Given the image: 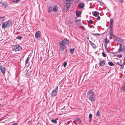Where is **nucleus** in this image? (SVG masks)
Masks as SVG:
<instances>
[{
  "instance_id": "f257e3e1",
  "label": "nucleus",
  "mask_w": 125,
  "mask_h": 125,
  "mask_svg": "<svg viewBox=\"0 0 125 125\" xmlns=\"http://www.w3.org/2000/svg\"><path fill=\"white\" fill-rule=\"evenodd\" d=\"M12 24V22L10 21H8L3 22L2 24V28L3 29L9 28L11 27Z\"/></svg>"
},
{
  "instance_id": "f03ea898",
  "label": "nucleus",
  "mask_w": 125,
  "mask_h": 125,
  "mask_svg": "<svg viewBox=\"0 0 125 125\" xmlns=\"http://www.w3.org/2000/svg\"><path fill=\"white\" fill-rule=\"evenodd\" d=\"M88 98L89 100L92 102L95 101V96L93 90H91L88 94Z\"/></svg>"
},
{
  "instance_id": "7ed1b4c3",
  "label": "nucleus",
  "mask_w": 125,
  "mask_h": 125,
  "mask_svg": "<svg viewBox=\"0 0 125 125\" xmlns=\"http://www.w3.org/2000/svg\"><path fill=\"white\" fill-rule=\"evenodd\" d=\"M62 41L59 42V51L60 52L63 53H64V52H63L64 50L65 49L66 46L64 44H63Z\"/></svg>"
},
{
  "instance_id": "20e7f679",
  "label": "nucleus",
  "mask_w": 125,
  "mask_h": 125,
  "mask_svg": "<svg viewBox=\"0 0 125 125\" xmlns=\"http://www.w3.org/2000/svg\"><path fill=\"white\" fill-rule=\"evenodd\" d=\"M12 48L13 50L16 52L20 51L22 49V47L21 46L18 45H13Z\"/></svg>"
},
{
  "instance_id": "39448f33",
  "label": "nucleus",
  "mask_w": 125,
  "mask_h": 125,
  "mask_svg": "<svg viewBox=\"0 0 125 125\" xmlns=\"http://www.w3.org/2000/svg\"><path fill=\"white\" fill-rule=\"evenodd\" d=\"M58 87H56V88L54 90H53L51 94V96L52 97H54L57 94Z\"/></svg>"
},
{
  "instance_id": "423d86ee",
  "label": "nucleus",
  "mask_w": 125,
  "mask_h": 125,
  "mask_svg": "<svg viewBox=\"0 0 125 125\" xmlns=\"http://www.w3.org/2000/svg\"><path fill=\"white\" fill-rule=\"evenodd\" d=\"M120 47L118 50V51L119 52L123 51L125 52V45L123 46V45L121 44H119Z\"/></svg>"
},
{
  "instance_id": "0eeeda50",
  "label": "nucleus",
  "mask_w": 125,
  "mask_h": 125,
  "mask_svg": "<svg viewBox=\"0 0 125 125\" xmlns=\"http://www.w3.org/2000/svg\"><path fill=\"white\" fill-rule=\"evenodd\" d=\"M60 42L62 41L63 44H65L68 45L69 43V40L66 38H65L63 40L60 41Z\"/></svg>"
},
{
  "instance_id": "6e6552de",
  "label": "nucleus",
  "mask_w": 125,
  "mask_h": 125,
  "mask_svg": "<svg viewBox=\"0 0 125 125\" xmlns=\"http://www.w3.org/2000/svg\"><path fill=\"white\" fill-rule=\"evenodd\" d=\"M41 36V32L39 31H38L35 32V36L36 38H40Z\"/></svg>"
},
{
  "instance_id": "1a4fd4ad",
  "label": "nucleus",
  "mask_w": 125,
  "mask_h": 125,
  "mask_svg": "<svg viewBox=\"0 0 125 125\" xmlns=\"http://www.w3.org/2000/svg\"><path fill=\"white\" fill-rule=\"evenodd\" d=\"M108 35H110V39L114 38L115 37V36L113 35L112 32L111 31H110Z\"/></svg>"
},
{
  "instance_id": "9d476101",
  "label": "nucleus",
  "mask_w": 125,
  "mask_h": 125,
  "mask_svg": "<svg viewBox=\"0 0 125 125\" xmlns=\"http://www.w3.org/2000/svg\"><path fill=\"white\" fill-rule=\"evenodd\" d=\"M0 69L1 72L3 74H4L5 73V68L2 66L1 67Z\"/></svg>"
},
{
  "instance_id": "9b49d317",
  "label": "nucleus",
  "mask_w": 125,
  "mask_h": 125,
  "mask_svg": "<svg viewBox=\"0 0 125 125\" xmlns=\"http://www.w3.org/2000/svg\"><path fill=\"white\" fill-rule=\"evenodd\" d=\"M105 61L103 60L101 61L99 63V65L101 66H103L105 65Z\"/></svg>"
},
{
  "instance_id": "f8f14e48",
  "label": "nucleus",
  "mask_w": 125,
  "mask_h": 125,
  "mask_svg": "<svg viewBox=\"0 0 125 125\" xmlns=\"http://www.w3.org/2000/svg\"><path fill=\"white\" fill-rule=\"evenodd\" d=\"M75 121L78 122L79 124H80L81 123V120H80L79 117H76L75 118Z\"/></svg>"
},
{
  "instance_id": "ddd939ff",
  "label": "nucleus",
  "mask_w": 125,
  "mask_h": 125,
  "mask_svg": "<svg viewBox=\"0 0 125 125\" xmlns=\"http://www.w3.org/2000/svg\"><path fill=\"white\" fill-rule=\"evenodd\" d=\"M57 5L54 6L53 9V12H56L57 11Z\"/></svg>"
},
{
  "instance_id": "4468645a",
  "label": "nucleus",
  "mask_w": 125,
  "mask_h": 125,
  "mask_svg": "<svg viewBox=\"0 0 125 125\" xmlns=\"http://www.w3.org/2000/svg\"><path fill=\"white\" fill-rule=\"evenodd\" d=\"M78 5L79 6V7L81 8H83L84 6V3H80Z\"/></svg>"
},
{
  "instance_id": "2eb2a0df",
  "label": "nucleus",
  "mask_w": 125,
  "mask_h": 125,
  "mask_svg": "<svg viewBox=\"0 0 125 125\" xmlns=\"http://www.w3.org/2000/svg\"><path fill=\"white\" fill-rule=\"evenodd\" d=\"M81 14V12L80 11H78L76 12V16L78 17H79Z\"/></svg>"
},
{
  "instance_id": "dca6fc26",
  "label": "nucleus",
  "mask_w": 125,
  "mask_h": 125,
  "mask_svg": "<svg viewBox=\"0 0 125 125\" xmlns=\"http://www.w3.org/2000/svg\"><path fill=\"white\" fill-rule=\"evenodd\" d=\"M99 12L97 11H95L94 12L93 15L95 17H97L98 15H99Z\"/></svg>"
},
{
  "instance_id": "f3484780",
  "label": "nucleus",
  "mask_w": 125,
  "mask_h": 125,
  "mask_svg": "<svg viewBox=\"0 0 125 125\" xmlns=\"http://www.w3.org/2000/svg\"><path fill=\"white\" fill-rule=\"evenodd\" d=\"M121 89L123 91L125 92V82L124 83V84L122 86Z\"/></svg>"
},
{
  "instance_id": "a211bd4d",
  "label": "nucleus",
  "mask_w": 125,
  "mask_h": 125,
  "mask_svg": "<svg viewBox=\"0 0 125 125\" xmlns=\"http://www.w3.org/2000/svg\"><path fill=\"white\" fill-rule=\"evenodd\" d=\"M81 21L80 19H79L78 20H76L75 21V22H76V24L77 25H79L80 24H81V22L80 21Z\"/></svg>"
},
{
  "instance_id": "6ab92c4d",
  "label": "nucleus",
  "mask_w": 125,
  "mask_h": 125,
  "mask_svg": "<svg viewBox=\"0 0 125 125\" xmlns=\"http://www.w3.org/2000/svg\"><path fill=\"white\" fill-rule=\"evenodd\" d=\"M58 119L57 118H56L55 119H52L51 120V122L52 123L56 124L57 123L56 120Z\"/></svg>"
},
{
  "instance_id": "aec40b11",
  "label": "nucleus",
  "mask_w": 125,
  "mask_h": 125,
  "mask_svg": "<svg viewBox=\"0 0 125 125\" xmlns=\"http://www.w3.org/2000/svg\"><path fill=\"white\" fill-rule=\"evenodd\" d=\"M52 7H50L48 8V12L49 13H51L52 10Z\"/></svg>"
},
{
  "instance_id": "412c9836",
  "label": "nucleus",
  "mask_w": 125,
  "mask_h": 125,
  "mask_svg": "<svg viewBox=\"0 0 125 125\" xmlns=\"http://www.w3.org/2000/svg\"><path fill=\"white\" fill-rule=\"evenodd\" d=\"M74 49H70V52L72 54H73V52H74Z\"/></svg>"
},
{
  "instance_id": "4be33fe9",
  "label": "nucleus",
  "mask_w": 125,
  "mask_h": 125,
  "mask_svg": "<svg viewBox=\"0 0 125 125\" xmlns=\"http://www.w3.org/2000/svg\"><path fill=\"white\" fill-rule=\"evenodd\" d=\"M108 64L110 66H113L114 64L112 62H108Z\"/></svg>"
},
{
  "instance_id": "5701e85b",
  "label": "nucleus",
  "mask_w": 125,
  "mask_h": 125,
  "mask_svg": "<svg viewBox=\"0 0 125 125\" xmlns=\"http://www.w3.org/2000/svg\"><path fill=\"white\" fill-rule=\"evenodd\" d=\"M29 60H30V58L29 57H28L27 58V59L26 61H25V63H26V64H27L28 62L29 61Z\"/></svg>"
},
{
  "instance_id": "b1692460",
  "label": "nucleus",
  "mask_w": 125,
  "mask_h": 125,
  "mask_svg": "<svg viewBox=\"0 0 125 125\" xmlns=\"http://www.w3.org/2000/svg\"><path fill=\"white\" fill-rule=\"evenodd\" d=\"M67 64V63L66 62H63V65L64 67V68H65L66 67Z\"/></svg>"
},
{
  "instance_id": "393cba45",
  "label": "nucleus",
  "mask_w": 125,
  "mask_h": 125,
  "mask_svg": "<svg viewBox=\"0 0 125 125\" xmlns=\"http://www.w3.org/2000/svg\"><path fill=\"white\" fill-rule=\"evenodd\" d=\"M116 63H117V64L119 65L120 66H123L122 63L120 62H116Z\"/></svg>"
},
{
  "instance_id": "a878e982",
  "label": "nucleus",
  "mask_w": 125,
  "mask_h": 125,
  "mask_svg": "<svg viewBox=\"0 0 125 125\" xmlns=\"http://www.w3.org/2000/svg\"><path fill=\"white\" fill-rule=\"evenodd\" d=\"M96 116H100V113L99 112V111H98L97 113L96 114Z\"/></svg>"
},
{
  "instance_id": "bb28decb",
  "label": "nucleus",
  "mask_w": 125,
  "mask_h": 125,
  "mask_svg": "<svg viewBox=\"0 0 125 125\" xmlns=\"http://www.w3.org/2000/svg\"><path fill=\"white\" fill-rule=\"evenodd\" d=\"M114 20V19L113 18H112L110 20V24H113V21Z\"/></svg>"
},
{
  "instance_id": "cd10ccee",
  "label": "nucleus",
  "mask_w": 125,
  "mask_h": 125,
  "mask_svg": "<svg viewBox=\"0 0 125 125\" xmlns=\"http://www.w3.org/2000/svg\"><path fill=\"white\" fill-rule=\"evenodd\" d=\"M104 42H105V43L106 44H107V38H105L104 39Z\"/></svg>"
},
{
  "instance_id": "c85d7f7f",
  "label": "nucleus",
  "mask_w": 125,
  "mask_h": 125,
  "mask_svg": "<svg viewBox=\"0 0 125 125\" xmlns=\"http://www.w3.org/2000/svg\"><path fill=\"white\" fill-rule=\"evenodd\" d=\"M92 46L94 49H95L97 47L96 45L94 43L93 44Z\"/></svg>"
},
{
  "instance_id": "c756f323",
  "label": "nucleus",
  "mask_w": 125,
  "mask_h": 125,
  "mask_svg": "<svg viewBox=\"0 0 125 125\" xmlns=\"http://www.w3.org/2000/svg\"><path fill=\"white\" fill-rule=\"evenodd\" d=\"M100 34L97 33H93V35H96L97 36H99Z\"/></svg>"
},
{
  "instance_id": "7c9ffc66",
  "label": "nucleus",
  "mask_w": 125,
  "mask_h": 125,
  "mask_svg": "<svg viewBox=\"0 0 125 125\" xmlns=\"http://www.w3.org/2000/svg\"><path fill=\"white\" fill-rule=\"evenodd\" d=\"M117 56L118 57V58H121L122 56V55L121 54H120L119 55H117Z\"/></svg>"
},
{
  "instance_id": "2f4dec72",
  "label": "nucleus",
  "mask_w": 125,
  "mask_h": 125,
  "mask_svg": "<svg viewBox=\"0 0 125 125\" xmlns=\"http://www.w3.org/2000/svg\"><path fill=\"white\" fill-rule=\"evenodd\" d=\"M113 24H110V30H112L113 27Z\"/></svg>"
},
{
  "instance_id": "473e14b6",
  "label": "nucleus",
  "mask_w": 125,
  "mask_h": 125,
  "mask_svg": "<svg viewBox=\"0 0 125 125\" xmlns=\"http://www.w3.org/2000/svg\"><path fill=\"white\" fill-rule=\"evenodd\" d=\"M92 115L91 114V113H90L89 116V118H92Z\"/></svg>"
},
{
  "instance_id": "72a5a7b5",
  "label": "nucleus",
  "mask_w": 125,
  "mask_h": 125,
  "mask_svg": "<svg viewBox=\"0 0 125 125\" xmlns=\"http://www.w3.org/2000/svg\"><path fill=\"white\" fill-rule=\"evenodd\" d=\"M89 42L90 44L92 46L93 45V44L94 43H93L91 41H89Z\"/></svg>"
},
{
  "instance_id": "f704fd0d",
  "label": "nucleus",
  "mask_w": 125,
  "mask_h": 125,
  "mask_svg": "<svg viewBox=\"0 0 125 125\" xmlns=\"http://www.w3.org/2000/svg\"><path fill=\"white\" fill-rule=\"evenodd\" d=\"M17 39H18L19 40H21V36H17Z\"/></svg>"
},
{
  "instance_id": "c9c22d12",
  "label": "nucleus",
  "mask_w": 125,
  "mask_h": 125,
  "mask_svg": "<svg viewBox=\"0 0 125 125\" xmlns=\"http://www.w3.org/2000/svg\"><path fill=\"white\" fill-rule=\"evenodd\" d=\"M102 54L103 55V56L104 57H105L106 56V55L105 53L104 52H103L102 53Z\"/></svg>"
},
{
  "instance_id": "e433bc0d",
  "label": "nucleus",
  "mask_w": 125,
  "mask_h": 125,
  "mask_svg": "<svg viewBox=\"0 0 125 125\" xmlns=\"http://www.w3.org/2000/svg\"><path fill=\"white\" fill-rule=\"evenodd\" d=\"M64 1H67L69 2L70 1H72L73 0H64Z\"/></svg>"
},
{
  "instance_id": "4c0bfd02",
  "label": "nucleus",
  "mask_w": 125,
  "mask_h": 125,
  "mask_svg": "<svg viewBox=\"0 0 125 125\" xmlns=\"http://www.w3.org/2000/svg\"><path fill=\"white\" fill-rule=\"evenodd\" d=\"M100 17L99 16H98L97 18V20H100Z\"/></svg>"
},
{
  "instance_id": "58836bf2",
  "label": "nucleus",
  "mask_w": 125,
  "mask_h": 125,
  "mask_svg": "<svg viewBox=\"0 0 125 125\" xmlns=\"http://www.w3.org/2000/svg\"><path fill=\"white\" fill-rule=\"evenodd\" d=\"M4 18H5V17L4 16L0 17V19L1 20H2V19Z\"/></svg>"
},
{
  "instance_id": "ea45409f",
  "label": "nucleus",
  "mask_w": 125,
  "mask_h": 125,
  "mask_svg": "<svg viewBox=\"0 0 125 125\" xmlns=\"http://www.w3.org/2000/svg\"><path fill=\"white\" fill-rule=\"evenodd\" d=\"M89 23L90 24L93 23V21L92 20H90L89 21Z\"/></svg>"
},
{
  "instance_id": "a19ab883",
  "label": "nucleus",
  "mask_w": 125,
  "mask_h": 125,
  "mask_svg": "<svg viewBox=\"0 0 125 125\" xmlns=\"http://www.w3.org/2000/svg\"><path fill=\"white\" fill-rule=\"evenodd\" d=\"M17 123H14L12 125H17Z\"/></svg>"
},
{
  "instance_id": "79ce46f5",
  "label": "nucleus",
  "mask_w": 125,
  "mask_h": 125,
  "mask_svg": "<svg viewBox=\"0 0 125 125\" xmlns=\"http://www.w3.org/2000/svg\"><path fill=\"white\" fill-rule=\"evenodd\" d=\"M78 1V0H76L75 1V3H77Z\"/></svg>"
},
{
  "instance_id": "37998d69",
  "label": "nucleus",
  "mask_w": 125,
  "mask_h": 125,
  "mask_svg": "<svg viewBox=\"0 0 125 125\" xmlns=\"http://www.w3.org/2000/svg\"><path fill=\"white\" fill-rule=\"evenodd\" d=\"M123 2V1L122 0H120V2L121 3H122Z\"/></svg>"
},
{
  "instance_id": "c03bdc74",
  "label": "nucleus",
  "mask_w": 125,
  "mask_h": 125,
  "mask_svg": "<svg viewBox=\"0 0 125 125\" xmlns=\"http://www.w3.org/2000/svg\"><path fill=\"white\" fill-rule=\"evenodd\" d=\"M1 105L0 104V110L1 109Z\"/></svg>"
},
{
  "instance_id": "a18cd8bd",
  "label": "nucleus",
  "mask_w": 125,
  "mask_h": 125,
  "mask_svg": "<svg viewBox=\"0 0 125 125\" xmlns=\"http://www.w3.org/2000/svg\"><path fill=\"white\" fill-rule=\"evenodd\" d=\"M109 42V40H108V41H107V43H108Z\"/></svg>"
},
{
  "instance_id": "49530a36",
  "label": "nucleus",
  "mask_w": 125,
  "mask_h": 125,
  "mask_svg": "<svg viewBox=\"0 0 125 125\" xmlns=\"http://www.w3.org/2000/svg\"><path fill=\"white\" fill-rule=\"evenodd\" d=\"M89 118V121H91V118Z\"/></svg>"
},
{
  "instance_id": "de8ad7c7",
  "label": "nucleus",
  "mask_w": 125,
  "mask_h": 125,
  "mask_svg": "<svg viewBox=\"0 0 125 125\" xmlns=\"http://www.w3.org/2000/svg\"><path fill=\"white\" fill-rule=\"evenodd\" d=\"M67 50H65V52L66 53V52H67Z\"/></svg>"
},
{
  "instance_id": "09e8293b",
  "label": "nucleus",
  "mask_w": 125,
  "mask_h": 125,
  "mask_svg": "<svg viewBox=\"0 0 125 125\" xmlns=\"http://www.w3.org/2000/svg\"><path fill=\"white\" fill-rule=\"evenodd\" d=\"M87 39L88 40L89 39V37H87Z\"/></svg>"
},
{
  "instance_id": "8fccbe9b",
  "label": "nucleus",
  "mask_w": 125,
  "mask_h": 125,
  "mask_svg": "<svg viewBox=\"0 0 125 125\" xmlns=\"http://www.w3.org/2000/svg\"><path fill=\"white\" fill-rule=\"evenodd\" d=\"M30 121H28V122L27 123H28V124L29 123H30Z\"/></svg>"
},
{
  "instance_id": "3c124183",
  "label": "nucleus",
  "mask_w": 125,
  "mask_h": 125,
  "mask_svg": "<svg viewBox=\"0 0 125 125\" xmlns=\"http://www.w3.org/2000/svg\"><path fill=\"white\" fill-rule=\"evenodd\" d=\"M111 53H115L114 52H111Z\"/></svg>"
},
{
  "instance_id": "603ef678",
  "label": "nucleus",
  "mask_w": 125,
  "mask_h": 125,
  "mask_svg": "<svg viewBox=\"0 0 125 125\" xmlns=\"http://www.w3.org/2000/svg\"><path fill=\"white\" fill-rule=\"evenodd\" d=\"M21 91H22V89H21Z\"/></svg>"
},
{
  "instance_id": "864d4df0",
  "label": "nucleus",
  "mask_w": 125,
  "mask_h": 125,
  "mask_svg": "<svg viewBox=\"0 0 125 125\" xmlns=\"http://www.w3.org/2000/svg\"><path fill=\"white\" fill-rule=\"evenodd\" d=\"M4 5V4H2L3 5Z\"/></svg>"
}]
</instances>
